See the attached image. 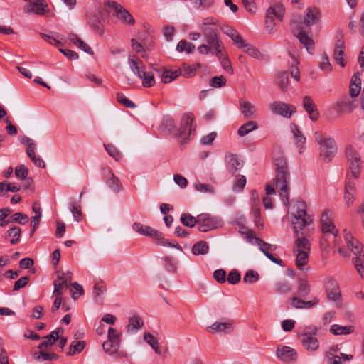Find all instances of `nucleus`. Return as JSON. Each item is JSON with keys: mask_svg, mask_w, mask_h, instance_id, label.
<instances>
[{"mask_svg": "<svg viewBox=\"0 0 364 364\" xmlns=\"http://www.w3.org/2000/svg\"><path fill=\"white\" fill-rule=\"evenodd\" d=\"M274 165L276 167V176L273 181V185L268 184L266 186V194H275L276 188L283 200L284 204L287 205L289 203V193L290 188L289 184L291 181V176L286 158L282 155L276 157L274 159Z\"/></svg>", "mask_w": 364, "mask_h": 364, "instance_id": "obj_1", "label": "nucleus"}, {"mask_svg": "<svg viewBox=\"0 0 364 364\" xmlns=\"http://www.w3.org/2000/svg\"><path fill=\"white\" fill-rule=\"evenodd\" d=\"M294 208L296 210L291 214V221L294 236L296 239L306 237V233L300 231L312 223L311 216L306 213V204L304 201H297Z\"/></svg>", "mask_w": 364, "mask_h": 364, "instance_id": "obj_2", "label": "nucleus"}, {"mask_svg": "<svg viewBox=\"0 0 364 364\" xmlns=\"http://www.w3.org/2000/svg\"><path fill=\"white\" fill-rule=\"evenodd\" d=\"M314 138L318 145L319 156L321 159L326 163L331 162L338 151L334 139L318 131L314 133Z\"/></svg>", "mask_w": 364, "mask_h": 364, "instance_id": "obj_3", "label": "nucleus"}, {"mask_svg": "<svg viewBox=\"0 0 364 364\" xmlns=\"http://www.w3.org/2000/svg\"><path fill=\"white\" fill-rule=\"evenodd\" d=\"M345 240L348 247L355 255V258L353 259L355 269L360 277L364 279V247L349 232L346 233Z\"/></svg>", "mask_w": 364, "mask_h": 364, "instance_id": "obj_4", "label": "nucleus"}, {"mask_svg": "<svg viewBox=\"0 0 364 364\" xmlns=\"http://www.w3.org/2000/svg\"><path fill=\"white\" fill-rule=\"evenodd\" d=\"M291 32L298 38L300 43L306 49L309 53L314 52V41L306 33V28L302 23L301 17L292 19L290 22Z\"/></svg>", "mask_w": 364, "mask_h": 364, "instance_id": "obj_5", "label": "nucleus"}, {"mask_svg": "<svg viewBox=\"0 0 364 364\" xmlns=\"http://www.w3.org/2000/svg\"><path fill=\"white\" fill-rule=\"evenodd\" d=\"M310 242L306 237L296 238L294 245V252L296 255V265L299 269L307 263L310 252Z\"/></svg>", "mask_w": 364, "mask_h": 364, "instance_id": "obj_6", "label": "nucleus"}, {"mask_svg": "<svg viewBox=\"0 0 364 364\" xmlns=\"http://www.w3.org/2000/svg\"><path fill=\"white\" fill-rule=\"evenodd\" d=\"M202 32L206 41V45L213 51V55L221 56L224 55L225 47L218 36V31L210 27L202 28Z\"/></svg>", "mask_w": 364, "mask_h": 364, "instance_id": "obj_7", "label": "nucleus"}, {"mask_svg": "<svg viewBox=\"0 0 364 364\" xmlns=\"http://www.w3.org/2000/svg\"><path fill=\"white\" fill-rule=\"evenodd\" d=\"M284 9L281 6H271L267 9L265 16V29L268 33L275 30L277 20L282 21L284 17Z\"/></svg>", "mask_w": 364, "mask_h": 364, "instance_id": "obj_8", "label": "nucleus"}, {"mask_svg": "<svg viewBox=\"0 0 364 364\" xmlns=\"http://www.w3.org/2000/svg\"><path fill=\"white\" fill-rule=\"evenodd\" d=\"M193 121L194 118L193 114L186 113L183 114L181 120L182 124L176 134V136L181 139V142L182 144L186 143L192 129H195V127H193Z\"/></svg>", "mask_w": 364, "mask_h": 364, "instance_id": "obj_9", "label": "nucleus"}, {"mask_svg": "<svg viewBox=\"0 0 364 364\" xmlns=\"http://www.w3.org/2000/svg\"><path fill=\"white\" fill-rule=\"evenodd\" d=\"M145 236L149 237L152 239L156 240L158 242V245L164 247H173L183 251L182 247L178 243H173L164 238V235L160 231L150 227L146 226Z\"/></svg>", "mask_w": 364, "mask_h": 364, "instance_id": "obj_10", "label": "nucleus"}, {"mask_svg": "<svg viewBox=\"0 0 364 364\" xmlns=\"http://www.w3.org/2000/svg\"><path fill=\"white\" fill-rule=\"evenodd\" d=\"M108 6L112 8L115 15L125 24L134 25L135 21L132 14L122 6L115 1H108L105 3Z\"/></svg>", "mask_w": 364, "mask_h": 364, "instance_id": "obj_11", "label": "nucleus"}, {"mask_svg": "<svg viewBox=\"0 0 364 364\" xmlns=\"http://www.w3.org/2000/svg\"><path fill=\"white\" fill-rule=\"evenodd\" d=\"M272 113L289 118L296 112L295 107L289 104L281 101H277L270 105Z\"/></svg>", "mask_w": 364, "mask_h": 364, "instance_id": "obj_12", "label": "nucleus"}, {"mask_svg": "<svg viewBox=\"0 0 364 364\" xmlns=\"http://www.w3.org/2000/svg\"><path fill=\"white\" fill-rule=\"evenodd\" d=\"M103 179L107 186L114 193H118L123 191L122 184L112 170L108 169L104 173Z\"/></svg>", "mask_w": 364, "mask_h": 364, "instance_id": "obj_13", "label": "nucleus"}, {"mask_svg": "<svg viewBox=\"0 0 364 364\" xmlns=\"http://www.w3.org/2000/svg\"><path fill=\"white\" fill-rule=\"evenodd\" d=\"M277 358L283 362H294L297 358L296 352L289 346H278L277 350Z\"/></svg>", "mask_w": 364, "mask_h": 364, "instance_id": "obj_14", "label": "nucleus"}, {"mask_svg": "<svg viewBox=\"0 0 364 364\" xmlns=\"http://www.w3.org/2000/svg\"><path fill=\"white\" fill-rule=\"evenodd\" d=\"M320 18L319 10L315 6H311L306 10L303 25L306 28L312 25L316 24Z\"/></svg>", "mask_w": 364, "mask_h": 364, "instance_id": "obj_15", "label": "nucleus"}, {"mask_svg": "<svg viewBox=\"0 0 364 364\" xmlns=\"http://www.w3.org/2000/svg\"><path fill=\"white\" fill-rule=\"evenodd\" d=\"M225 162L228 170L232 174H234L235 172L239 171L242 166V161L239 159L238 156L235 154H226L225 157Z\"/></svg>", "mask_w": 364, "mask_h": 364, "instance_id": "obj_16", "label": "nucleus"}, {"mask_svg": "<svg viewBox=\"0 0 364 364\" xmlns=\"http://www.w3.org/2000/svg\"><path fill=\"white\" fill-rule=\"evenodd\" d=\"M247 238L249 242L258 245L259 250L262 252L265 256L267 253H269L268 250L272 251L276 250V246L274 245L265 242L259 237L252 235V232L251 231L247 234Z\"/></svg>", "mask_w": 364, "mask_h": 364, "instance_id": "obj_17", "label": "nucleus"}, {"mask_svg": "<svg viewBox=\"0 0 364 364\" xmlns=\"http://www.w3.org/2000/svg\"><path fill=\"white\" fill-rule=\"evenodd\" d=\"M303 106L312 121H316L318 119L319 113L311 97L305 96L303 99Z\"/></svg>", "mask_w": 364, "mask_h": 364, "instance_id": "obj_18", "label": "nucleus"}, {"mask_svg": "<svg viewBox=\"0 0 364 364\" xmlns=\"http://www.w3.org/2000/svg\"><path fill=\"white\" fill-rule=\"evenodd\" d=\"M344 48V41L342 39L337 40L334 48L333 58L335 61L343 68L346 65Z\"/></svg>", "mask_w": 364, "mask_h": 364, "instance_id": "obj_19", "label": "nucleus"}, {"mask_svg": "<svg viewBox=\"0 0 364 364\" xmlns=\"http://www.w3.org/2000/svg\"><path fill=\"white\" fill-rule=\"evenodd\" d=\"M327 298L329 301H338L341 296V293L338 284L333 281L330 280L328 283V288L326 289Z\"/></svg>", "mask_w": 364, "mask_h": 364, "instance_id": "obj_20", "label": "nucleus"}, {"mask_svg": "<svg viewBox=\"0 0 364 364\" xmlns=\"http://www.w3.org/2000/svg\"><path fill=\"white\" fill-rule=\"evenodd\" d=\"M60 328L53 331L49 335L43 337L44 341L38 345V348L43 350L48 349L59 339V331Z\"/></svg>", "mask_w": 364, "mask_h": 364, "instance_id": "obj_21", "label": "nucleus"}, {"mask_svg": "<svg viewBox=\"0 0 364 364\" xmlns=\"http://www.w3.org/2000/svg\"><path fill=\"white\" fill-rule=\"evenodd\" d=\"M291 130L294 135V143L299 148V153H302L306 144V137L294 124L291 125Z\"/></svg>", "mask_w": 364, "mask_h": 364, "instance_id": "obj_22", "label": "nucleus"}, {"mask_svg": "<svg viewBox=\"0 0 364 364\" xmlns=\"http://www.w3.org/2000/svg\"><path fill=\"white\" fill-rule=\"evenodd\" d=\"M355 193V183L351 181V178L348 176V181H346L344 198L346 204L350 206L354 200Z\"/></svg>", "mask_w": 364, "mask_h": 364, "instance_id": "obj_23", "label": "nucleus"}, {"mask_svg": "<svg viewBox=\"0 0 364 364\" xmlns=\"http://www.w3.org/2000/svg\"><path fill=\"white\" fill-rule=\"evenodd\" d=\"M87 21L92 28L100 36L104 33V26L95 14L87 13Z\"/></svg>", "mask_w": 364, "mask_h": 364, "instance_id": "obj_24", "label": "nucleus"}, {"mask_svg": "<svg viewBox=\"0 0 364 364\" xmlns=\"http://www.w3.org/2000/svg\"><path fill=\"white\" fill-rule=\"evenodd\" d=\"M208 329H211L213 333L223 332L225 333H231L233 331V323L232 321L227 322H215L210 326L208 327Z\"/></svg>", "mask_w": 364, "mask_h": 364, "instance_id": "obj_25", "label": "nucleus"}, {"mask_svg": "<svg viewBox=\"0 0 364 364\" xmlns=\"http://www.w3.org/2000/svg\"><path fill=\"white\" fill-rule=\"evenodd\" d=\"M321 226V230L324 234L321 239L322 245H323L324 241H327L328 237H332V240H334L338 233V230L334 224L332 222H330L328 223H324Z\"/></svg>", "mask_w": 364, "mask_h": 364, "instance_id": "obj_26", "label": "nucleus"}, {"mask_svg": "<svg viewBox=\"0 0 364 364\" xmlns=\"http://www.w3.org/2000/svg\"><path fill=\"white\" fill-rule=\"evenodd\" d=\"M361 90V80L360 78V73H355L350 80L349 86V94L352 97H357Z\"/></svg>", "mask_w": 364, "mask_h": 364, "instance_id": "obj_27", "label": "nucleus"}, {"mask_svg": "<svg viewBox=\"0 0 364 364\" xmlns=\"http://www.w3.org/2000/svg\"><path fill=\"white\" fill-rule=\"evenodd\" d=\"M302 337L301 343L306 350L315 351L318 348L319 343L316 337L309 336L305 332L303 333Z\"/></svg>", "mask_w": 364, "mask_h": 364, "instance_id": "obj_28", "label": "nucleus"}, {"mask_svg": "<svg viewBox=\"0 0 364 364\" xmlns=\"http://www.w3.org/2000/svg\"><path fill=\"white\" fill-rule=\"evenodd\" d=\"M175 130L174 120L170 117H166L163 119L161 124L159 127L161 133L168 135L172 134Z\"/></svg>", "mask_w": 364, "mask_h": 364, "instance_id": "obj_29", "label": "nucleus"}, {"mask_svg": "<svg viewBox=\"0 0 364 364\" xmlns=\"http://www.w3.org/2000/svg\"><path fill=\"white\" fill-rule=\"evenodd\" d=\"M341 356H338L336 354H331L328 353V354H325V358L328 360V364H343V361L345 360H350L353 359V355H348L341 353Z\"/></svg>", "mask_w": 364, "mask_h": 364, "instance_id": "obj_30", "label": "nucleus"}, {"mask_svg": "<svg viewBox=\"0 0 364 364\" xmlns=\"http://www.w3.org/2000/svg\"><path fill=\"white\" fill-rule=\"evenodd\" d=\"M143 326L144 322L141 318L138 315H134L129 318L127 332L136 333L139 329L141 328Z\"/></svg>", "mask_w": 364, "mask_h": 364, "instance_id": "obj_31", "label": "nucleus"}, {"mask_svg": "<svg viewBox=\"0 0 364 364\" xmlns=\"http://www.w3.org/2000/svg\"><path fill=\"white\" fill-rule=\"evenodd\" d=\"M33 359L36 361L55 360L58 359L59 356L54 353H47L43 350L32 353Z\"/></svg>", "mask_w": 364, "mask_h": 364, "instance_id": "obj_32", "label": "nucleus"}, {"mask_svg": "<svg viewBox=\"0 0 364 364\" xmlns=\"http://www.w3.org/2000/svg\"><path fill=\"white\" fill-rule=\"evenodd\" d=\"M346 156L349 164L362 162L360 154L352 145L346 146Z\"/></svg>", "mask_w": 364, "mask_h": 364, "instance_id": "obj_33", "label": "nucleus"}, {"mask_svg": "<svg viewBox=\"0 0 364 364\" xmlns=\"http://www.w3.org/2000/svg\"><path fill=\"white\" fill-rule=\"evenodd\" d=\"M225 33L233 41L238 48H242V46H245V41L236 30L232 28H228L225 31Z\"/></svg>", "mask_w": 364, "mask_h": 364, "instance_id": "obj_34", "label": "nucleus"}, {"mask_svg": "<svg viewBox=\"0 0 364 364\" xmlns=\"http://www.w3.org/2000/svg\"><path fill=\"white\" fill-rule=\"evenodd\" d=\"M354 327L351 325L349 326H340L333 324L330 328V332L333 335H348L353 333Z\"/></svg>", "mask_w": 364, "mask_h": 364, "instance_id": "obj_35", "label": "nucleus"}, {"mask_svg": "<svg viewBox=\"0 0 364 364\" xmlns=\"http://www.w3.org/2000/svg\"><path fill=\"white\" fill-rule=\"evenodd\" d=\"M220 221L215 218H210L207 222L198 225V229L200 232H206L213 229L218 228L220 226Z\"/></svg>", "mask_w": 364, "mask_h": 364, "instance_id": "obj_36", "label": "nucleus"}, {"mask_svg": "<svg viewBox=\"0 0 364 364\" xmlns=\"http://www.w3.org/2000/svg\"><path fill=\"white\" fill-rule=\"evenodd\" d=\"M240 105L241 108V112L243 114L244 117L247 119L251 118L256 109L254 106H252L249 102L241 100L240 101Z\"/></svg>", "mask_w": 364, "mask_h": 364, "instance_id": "obj_37", "label": "nucleus"}, {"mask_svg": "<svg viewBox=\"0 0 364 364\" xmlns=\"http://www.w3.org/2000/svg\"><path fill=\"white\" fill-rule=\"evenodd\" d=\"M180 70H170L164 69L161 74V80L164 83H169L180 75Z\"/></svg>", "mask_w": 364, "mask_h": 364, "instance_id": "obj_38", "label": "nucleus"}, {"mask_svg": "<svg viewBox=\"0 0 364 364\" xmlns=\"http://www.w3.org/2000/svg\"><path fill=\"white\" fill-rule=\"evenodd\" d=\"M349 164V171L346 174V181H348L349 176L351 178V181H354V180L360 177L361 163H352Z\"/></svg>", "mask_w": 364, "mask_h": 364, "instance_id": "obj_39", "label": "nucleus"}, {"mask_svg": "<svg viewBox=\"0 0 364 364\" xmlns=\"http://www.w3.org/2000/svg\"><path fill=\"white\" fill-rule=\"evenodd\" d=\"M209 251V246L205 241H199L192 247V252L195 255H205Z\"/></svg>", "mask_w": 364, "mask_h": 364, "instance_id": "obj_40", "label": "nucleus"}, {"mask_svg": "<svg viewBox=\"0 0 364 364\" xmlns=\"http://www.w3.org/2000/svg\"><path fill=\"white\" fill-rule=\"evenodd\" d=\"M311 291V287L309 282L301 278L298 279L297 294L301 297L306 296Z\"/></svg>", "mask_w": 364, "mask_h": 364, "instance_id": "obj_41", "label": "nucleus"}, {"mask_svg": "<svg viewBox=\"0 0 364 364\" xmlns=\"http://www.w3.org/2000/svg\"><path fill=\"white\" fill-rule=\"evenodd\" d=\"M86 346L85 341H73L70 345V349L67 353L68 356H73L77 353H80L83 350Z\"/></svg>", "mask_w": 364, "mask_h": 364, "instance_id": "obj_42", "label": "nucleus"}, {"mask_svg": "<svg viewBox=\"0 0 364 364\" xmlns=\"http://www.w3.org/2000/svg\"><path fill=\"white\" fill-rule=\"evenodd\" d=\"M144 338L145 341L152 348L155 353L158 355H161V351L159 348V343L158 340L150 333H145L144 334Z\"/></svg>", "mask_w": 364, "mask_h": 364, "instance_id": "obj_43", "label": "nucleus"}, {"mask_svg": "<svg viewBox=\"0 0 364 364\" xmlns=\"http://www.w3.org/2000/svg\"><path fill=\"white\" fill-rule=\"evenodd\" d=\"M120 341H107L102 344L105 352L109 355L116 353L119 348Z\"/></svg>", "mask_w": 364, "mask_h": 364, "instance_id": "obj_44", "label": "nucleus"}, {"mask_svg": "<svg viewBox=\"0 0 364 364\" xmlns=\"http://www.w3.org/2000/svg\"><path fill=\"white\" fill-rule=\"evenodd\" d=\"M336 106L341 110L344 109L348 112H351L354 110L356 105L354 100L345 97L340 102H338Z\"/></svg>", "mask_w": 364, "mask_h": 364, "instance_id": "obj_45", "label": "nucleus"}, {"mask_svg": "<svg viewBox=\"0 0 364 364\" xmlns=\"http://www.w3.org/2000/svg\"><path fill=\"white\" fill-rule=\"evenodd\" d=\"M258 126L254 121H249L247 123L242 124L238 129V134L240 136H244L250 132L257 129Z\"/></svg>", "mask_w": 364, "mask_h": 364, "instance_id": "obj_46", "label": "nucleus"}, {"mask_svg": "<svg viewBox=\"0 0 364 364\" xmlns=\"http://www.w3.org/2000/svg\"><path fill=\"white\" fill-rule=\"evenodd\" d=\"M274 289L277 293L280 294H285L291 291L292 286L288 281L283 280L277 282Z\"/></svg>", "mask_w": 364, "mask_h": 364, "instance_id": "obj_47", "label": "nucleus"}, {"mask_svg": "<svg viewBox=\"0 0 364 364\" xmlns=\"http://www.w3.org/2000/svg\"><path fill=\"white\" fill-rule=\"evenodd\" d=\"M176 50L179 53L186 51L187 53H191L195 50V46L186 40H181L178 43Z\"/></svg>", "mask_w": 364, "mask_h": 364, "instance_id": "obj_48", "label": "nucleus"}, {"mask_svg": "<svg viewBox=\"0 0 364 364\" xmlns=\"http://www.w3.org/2000/svg\"><path fill=\"white\" fill-rule=\"evenodd\" d=\"M181 223L188 228H193L196 224V218L192 216L189 213H183L180 218Z\"/></svg>", "mask_w": 364, "mask_h": 364, "instance_id": "obj_49", "label": "nucleus"}, {"mask_svg": "<svg viewBox=\"0 0 364 364\" xmlns=\"http://www.w3.org/2000/svg\"><path fill=\"white\" fill-rule=\"evenodd\" d=\"M246 184V178L243 175H237L232 185V191L236 193L241 192Z\"/></svg>", "mask_w": 364, "mask_h": 364, "instance_id": "obj_50", "label": "nucleus"}, {"mask_svg": "<svg viewBox=\"0 0 364 364\" xmlns=\"http://www.w3.org/2000/svg\"><path fill=\"white\" fill-rule=\"evenodd\" d=\"M28 173V170L23 164L18 166L15 168V175L17 178L21 180L27 179L28 183H30L32 179L31 178H27Z\"/></svg>", "mask_w": 364, "mask_h": 364, "instance_id": "obj_51", "label": "nucleus"}, {"mask_svg": "<svg viewBox=\"0 0 364 364\" xmlns=\"http://www.w3.org/2000/svg\"><path fill=\"white\" fill-rule=\"evenodd\" d=\"M21 230L18 227H13L7 231V234L9 237H11V243L12 245L17 244L19 242L21 237Z\"/></svg>", "mask_w": 364, "mask_h": 364, "instance_id": "obj_52", "label": "nucleus"}, {"mask_svg": "<svg viewBox=\"0 0 364 364\" xmlns=\"http://www.w3.org/2000/svg\"><path fill=\"white\" fill-rule=\"evenodd\" d=\"M277 84L282 91H286L289 84V77L287 72H282L278 74Z\"/></svg>", "mask_w": 364, "mask_h": 364, "instance_id": "obj_53", "label": "nucleus"}, {"mask_svg": "<svg viewBox=\"0 0 364 364\" xmlns=\"http://www.w3.org/2000/svg\"><path fill=\"white\" fill-rule=\"evenodd\" d=\"M141 80H142L143 86L145 87H151L155 84L154 75L151 72L144 73Z\"/></svg>", "mask_w": 364, "mask_h": 364, "instance_id": "obj_54", "label": "nucleus"}, {"mask_svg": "<svg viewBox=\"0 0 364 364\" xmlns=\"http://www.w3.org/2000/svg\"><path fill=\"white\" fill-rule=\"evenodd\" d=\"M209 85L213 88L224 87L226 85V78L223 75L213 77L210 80Z\"/></svg>", "mask_w": 364, "mask_h": 364, "instance_id": "obj_55", "label": "nucleus"}, {"mask_svg": "<svg viewBox=\"0 0 364 364\" xmlns=\"http://www.w3.org/2000/svg\"><path fill=\"white\" fill-rule=\"evenodd\" d=\"M117 100L119 103L127 108H134L136 107L133 101L128 99L123 93L121 92H118L117 94Z\"/></svg>", "mask_w": 364, "mask_h": 364, "instance_id": "obj_56", "label": "nucleus"}, {"mask_svg": "<svg viewBox=\"0 0 364 364\" xmlns=\"http://www.w3.org/2000/svg\"><path fill=\"white\" fill-rule=\"evenodd\" d=\"M319 68L323 71H326L327 73H330L332 70V65L330 63L329 58L326 53H324L321 56Z\"/></svg>", "mask_w": 364, "mask_h": 364, "instance_id": "obj_57", "label": "nucleus"}, {"mask_svg": "<svg viewBox=\"0 0 364 364\" xmlns=\"http://www.w3.org/2000/svg\"><path fill=\"white\" fill-rule=\"evenodd\" d=\"M259 274L254 270H248L243 277L245 283L253 284L259 280Z\"/></svg>", "mask_w": 364, "mask_h": 364, "instance_id": "obj_58", "label": "nucleus"}, {"mask_svg": "<svg viewBox=\"0 0 364 364\" xmlns=\"http://www.w3.org/2000/svg\"><path fill=\"white\" fill-rule=\"evenodd\" d=\"M40 35L43 40H45L46 41H47L48 43H50L51 45H53L56 47H58L62 45L61 42L60 41L57 40L55 38V37H58V38L60 37V35L58 33H55V36H50L49 34H46V33H41Z\"/></svg>", "mask_w": 364, "mask_h": 364, "instance_id": "obj_59", "label": "nucleus"}, {"mask_svg": "<svg viewBox=\"0 0 364 364\" xmlns=\"http://www.w3.org/2000/svg\"><path fill=\"white\" fill-rule=\"evenodd\" d=\"M70 210L73 215L75 221L79 222L81 220L82 211L80 205H77L74 202L70 203Z\"/></svg>", "mask_w": 364, "mask_h": 364, "instance_id": "obj_60", "label": "nucleus"}, {"mask_svg": "<svg viewBox=\"0 0 364 364\" xmlns=\"http://www.w3.org/2000/svg\"><path fill=\"white\" fill-rule=\"evenodd\" d=\"M11 221L18 223L21 225H25L28 222V217L27 215L22 213H16L12 215Z\"/></svg>", "mask_w": 364, "mask_h": 364, "instance_id": "obj_61", "label": "nucleus"}, {"mask_svg": "<svg viewBox=\"0 0 364 364\" xmlns=\"http://www.w3.org/2000/svg\"><path fill=\"white\" fill-rule=\"evenodd\" d=\"M242 48H244L245 52L252 58H259L261 55L260 52L257 48L248 43H245V46H242Z\"/></svg>", "mask_w": 364, "mask_h": 364, "instance_id": "obj_62", "label": "nucleus"}, {"mask_svg": "<svg viewBox=\"0 0 364 364\" xmlns=\"http://www.w3.org/2000/svg\"><path fill=\"white\" fill-rule=\"evenodd\" d=\"M71 286L73 287V289L70 290L71 296L75 300L83 294V288L77 282H74Z\"/></svg>", "mask_w": 364, "mask_h": 364, "instance_id": "obj_63", "label": "nucleus"}, {"mask_svg": "<svg viewBox=\"0 0 364 364\" xmlns=\"http://www.w3.org/2000/svg\"><path fill=\"white\" fill-rule=\"evenodd\" d=\"M106 151L109 155L114 159L115 161H119L122 158L121 154L115 146L112 144L105 145Z\"/></svg>", "mask_w": 364, "mask_h": 364, "instance_id": "obj_64", "label": "nucleus"}]
</instances>
